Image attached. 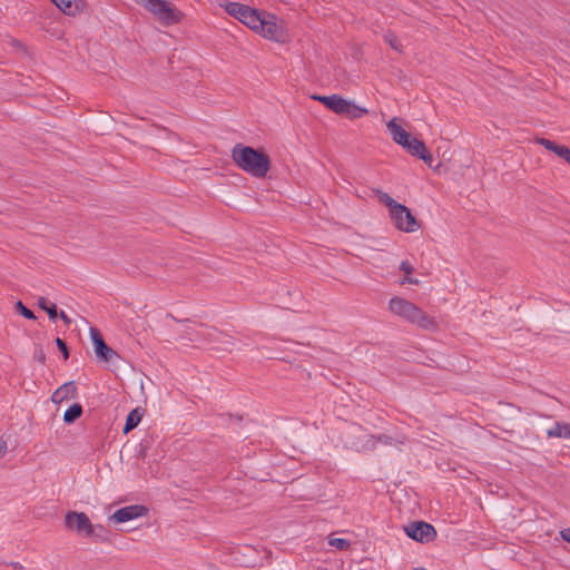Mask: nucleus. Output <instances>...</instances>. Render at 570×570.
Masks as SVG:
<instances>
[{"mask_svg":"<svg viewBox=\"0 0 570 570\" xmlns=\"http://www.w3.org/2000/svg\"><path fill=\"white\" fill-rule=\"evenodd\" d=\"M232 158L239 168L258 178L265 177L271 167L265 153L240 144L233 148Z\"/></svg>","mask_w":570,"mask_h":570,"instance_id":"nucleus-1","label":"nucleus"},{"mask_svg":"<svg viewBox=\"0 0 570 570\" xmlns=\"http://www.w3.org/2000/svg\"><path fill=\"white\" fill-rule=\"evenodd\" d=\"M389 309L394 315L412 323L421 328L424 330H434L435 328V321L424 313L422 309H420L416 305L413 303L395 296L392 297L389 302Z\"/></svg>","mask_w":570,"mask_h":570,"instance_id":"nucleus-2","label":"nucleus"},{"mask_svg":"<svg viewBox=\"0 0 570 570\" xmlns=\"http://www.w3.org/2000/svg\"><path fill=\"white\" fill-rule=\"evenodd\" d=\"M311 98L313 100L322 102L333 112L344 116L348 119H360L366 114H368V110L366 108L356 105L353 100L344 99L338 95H312Z\"/></svg>","mask_w":570,"mask_h":570,"instance_id":"nucleus-3","label":"nucleus"},{"mask_svg":"<svg viewBox=\"0 0 570 570\" xmlns=\"http://www.w3.org/2000/svg\"><path fill=\"white\" fill-rule=\"evenodd\" d=\"M139 3L164 24H175L181 20V12L166 0H140Z\"/></svg>","mask_w":570,"mask_h":570,"instance_id":"nucleus-4","label":"nucleus"},{"mask_svg":"<svg viewBox=\"0 0 570 570\" xmlns=\"http://www.w3.org/2000/svg\"><path fill=\"white\" fill-rule=\"evenodd\" d=\"M257 33L264 38L278 42L286 43L289 40L286 23L278 19L275 14L266 12Z\"/></svg>","mask_w":570,"mask_h":570,"instance_id":"nucleus-5","label":"nucleus"},{"mask_svg":"<svg viewBox=\"0 0 570 570\" xmlns=\"http://www.w3.org/2000/svg\"><path fill=\"white\" fill-rule=\"evenodd\" d=\"M65 527L85 538L99 537L96 530H104L101 525H94L86 513L77 511L66 513Z\"/></svg>","mask_w":570,"mask_h":570,"instance_id":"nucleus-6","label":"nucleus"},{"mask_svg":"<svg viewBox=\"0 0 570 570\" xmlns=\"http://www.w3.org/2000/svg\"><path fill=\"white\" fill-rule=\"evenodd\" d=\"M195 341H206L208 343H212L214 344V348L216 350L229 351L234 345L233 338L229 335L222 333L215 328L198 326V328L195 330Z\"/></svg>","mask_w":570,"mask_h":570,"instance_id":"nucleus-7","label":"nucleus"},{"mask_svg":"<svg viewBox=\"0 0 570 570\" xmlns=\"http://www.w3.org/2000/svg\"><path fill=\"white\" fill-rule=\"evenodd\" d=\"M390 217L399 230L414 233L420 228L416 218L412 215L410 209L402 204L392 209Z\"/></svg>","mask_w":570,"mask_h":570,"instance_id":"nucleus-8","label":"nucleus"},{"mask_svg":"<svg viewBox=\"0 0 570 570\" xmlns=\"http://www.w3.org/2000/svg\"><path fill=\"white\" fill-rule=\"evenodd\" d=\"M89 333L97 358L105 363L116 365L120 360L119 354L105 343L101 334L97 328L90 327Z\"/></svg>","mask_w":570,"mask_h":570,"instance_id":"nucleus-9","label":"nucleus"},{"mask_svg":"<svg viewBox=\"0 0 570 570\" xmlns=\"http://www.w3.org/2000/svg\"><path fill=\"white\" fill-rule=\"evenodd\" d=\"M148 512L147 508L140 504L127 505L116 510L109 515L108 521L114 523H125L138 518L146 515Z\"/></svg>","mask_w":570,"mask_h":570,"instance_id":"nucleus-10","label":"nucleus"},{"mask_svg":"<svg viewBox=\"0 0 570 570\" xmlns=\"http://www.w3.org/2000/svg\"><path fill=\"white\" fill-rule=\"evenodd\" d=\"M405 533L415 541L429 542L432 541L435 535V529L426 522L419 521L413 522L404 528Z\"/></svg>","mask_w":570,"mask_h":570,"instance_id":"nucleus-11","label":"nucleus"},{"mask_svg":"<svg viewBox=\"0 0 570 570\" xmlns=\"http://www.w3.org/2000/svg\"><path fill=\"white\" fill-rule=\"evenodd\" d=\"M404 149L412 156H416L426 164H431L432 155L426 150L424 142L417 138L410 137L404 145Z\"/></svg>","mask_w":570,"mask_h":570,"instance_id":"nucleus-12","label":"nucleus"},{"mask_svg":"<svg viewBox=\"0 0 570 570\" xmlns=\"http://www.w3.org/2000/svg\"><path fill=\"white\" fill-rule=\"evenodd\" d=\"M387 130L393 141L400 146L404 145L411 137L410 134L401 126L400 119L394 117L386 124Z\"/></svg>","mask_w":570,"mask_h":570,"instance_id":"nucleus-13","label":"nucleus"},{"mask_svg":"<svg viewBox=\"0 0 570 570\" xmlns=\"http://www.w3.org/2000/svg\"><path fill=\"white\" fill-rule=\"evenodd\" d=\"M535 142L554 153L558 157L564 159L570 165V149L567 146L558 145L546 138H537Z\"/></svg>","mask_w":570,"mask_h":570,"instance_id":"nucleus-14","label":"nucleus"},{"mask_svg":"<svg viewBox=\"0 0 570 570\" xmlns=\"http://www.w3.org/2000/svg\"><path fill=\"white\" fill-rule=\"evenodd\" d=\"M77 395V387L73 382H67L58 387L51 395L53 403H62L66 400L75 399Z\"/></svg>","mask_w":570,"mask_h":570,"instance_id":"nucleus-15","label":"nucleus"},{"mask_svg":"<svg viewBox=\"0 0 570 570\" xmlns=\"http://www.w3.org/2000/svg\"><path fill=\"white\" fill-rule=\"evenodd\" d=\"M60 11L75 17L81 11V0H50Z\"/></svg>","mask_w":570,"mask_h":570,"instance_id":"nucleus-16","label":"nucleus"},{"mask_svg":"<svg viewBox=\"0 0 570 570\" xmlns=\"http://www.w3.org/2000/svg\"><path fill=\"white\" fill-rule=\"evenodd\" d=\"M265 14H266L265 11H259V10L250 8L248 10V12L245 16H243V20L240 22L246 24L248 28H250L255 32H258L262 20L264 18L263 16H265Z\"/></svg>","mask_w":570,"mask_h":570,"instance_id":"nucleus-17","label":"nucleus"},{"mask_svg":"<svg viewBox=\"0 0 570 570\" xmlns=\"http://www.w3.org/2000/svg\"><path fill=\"white\" fill-rule=\"evenodd\" d=\"M549 438H563L570 440V424L566 422H557L547 431Z\"/></svg>","mask_w":570,"mask_h":570,"instance_id":"nucleus-18","label":"nucleus"},{"mask_svg":"<svg viewBox=\"0 0 570 570\" xmlns=\"http://www.w3.org/2000/svg\"><path fill=\"white\" fill-rule=\"evenodd\" d=\"M249 9L250 7L240 4L238 2H229L226 6V12L239 21L243 20V16H245Z\"/></svg>","mask_w":570,"mask_h":570,"instance_id":"nucleus-19","label":"nucleus"},{"mask_svg":"<svg viewBox=\"0 0 570 570\" xmlns=\"http://www.w3.org/2000/svg\"><path fill=\"white\" fill-rule=\"evenodd\" d=\"M142 413L139 409H134L129 412L124 426V433H128L134 430L141 421Z\"/></svg>","mask_w":570,"mask_h":570,"instance_id":"nucleus-20","label":"nucleus"},{"mask_svg":"<svg viewBox=\"0 0 570 570\" xmlns=\"http://www.w3.org/2000/svg\"><path fill=\"white\" fill-rule=\"evenodd\" d=\"M82 413V407L80 404L76 403L73 405H71L63 414V421L66 423H72L75 422L78 417H80Z\"/></svg>","mask_w":570,"mask_h":570,"instance_id":"nucleus-21","label":"nucleus"},{"mask_svg":"<svg viewBox=\"0 0 570 570\" xmlns=\"http://www.w3.org/2000/svg\"><path fill=\"white\" fill-rule=\"evenodd\" d=\"M38 306H39L41 309H43V311H46V312H47V314H48V316H49V318H50L51 321H55V320L58 317V313H57V307H56V305H55V304H52V303H51V304H48L47 298H45V297H39V299H38Z\"/></svg>","mask_w":570,"mask_h":570,"instance_id":"nucleus-22","label":"nucleus"},{"mask_svg":"<svg viewBox=\"0 0 570 570\" xmlns=\"http://www.w3.org/2000/svg\"><path fill=\"white\" fill-rule=\"evenodd\" d=\"M376 196L379 200L389 208V213H391L392 209L400 205V203L394 200L387 193H384L382 190H376Z\"/></svg>","mask_w":570,"mask_h":570,"instance_id":"nucleus-23","label":"nucleus"},{"mask_svg":"<svg viewBox=\"0 0 570 570\" xmlns=\"http://www.w3.org/2000/svg\"><path fill=\"white\" fill-rule=\"evenodd\" d=\"M328 544L342 551L350 548V542L343 538H330Z\"/></svg>","mask_w":570,"mask_h":570,"instance_id":"nucleus-24","label":"nucleus"},{"mask_svg":"<svg viewBox=\"0 0 570 570\" xmlns=\"http://www.w3.org/2000/svg\"><path fill=\"white\" fill-rule=\"evenodd\" d=\"M384 40L396 51H401V43L396 36L392 32H387L384 35Z\"/></svg>","mask_w":570,"mask_h":570,"instance_id":"nucleus-25","label":"nucleus"},{"mask_svg":"<svg viewBox=\"0 0 570 570\" xmlns=\"http://www.w3.org/2000/svg\"><path fill=\"white\" fill-rule=\"evenodd\" d=\"M16 309L19 312L23 317L28 320H36V316L32 311H30L28 307H26L20 301L16 304Z\"/></svg>","mask_w":570,"mask_h":570,"instance_id":"nucleus-26","label":"nucleus"},{"mask_svg":"<svg viewBox=\"0 0 570 570\" xmlns=\"http://www.w3.org/2000/svg\"><path fill=\"white\" fill-rule=\"evenodd\" d=\"M400 271L404 272L405 275H411L413 272V266L407 261H403L400 264Z\"/></svg>","mask_w":570,"mask_h":570,"instance_id":"nucleus-27","label":"nucleus"},{"mask_svg":"<svg viewBox=\"0 0 570 570\" xmlns=\"http://www.w3.org/2000/svg\"><path fill=\"white\" fill-rule=\"evenodd\" d=\"M377 441L386 442V436H379V438L368 436L367 442H368L370 444L366 446V449H372V448H374Z\"/></svg>","mask_w":570,"mask_h":570,"instance_id":"nucleus-28","label":"nucleus"},{"mask_svg":"<svg viewBox=\"0 0 570 570\" xmlns=\"http://www.w3.org/2000/svg\"><path fill=\"white\" fill-rule=\"evenodd\" d=\"M56 344L59 347V350L63 353L65 358L68 357V350L66 343L61 338H56Z\"/></svg>","mask_w":570,"mask_h":570,"instance_id":"nucleus-29","label":"nucleus"},{"mask_svg":"<svg viewBox=\"0 0 570 570\" xmlns=\"http://www.w3.org/2000/svg\"><path fill=\"white\" fill-rule=\"evenodd\" d=\"M419 283H420V281L417 278H413L410 275H405V277L400 282L401 285H404V284L417 285Z\"/></svg>","mask_w":570,"mask_h":570,"instance_id":"nucleus-30","label":"nucleus"},{"mask_svg":"<svg viewBox=\"0 0 570 570\" xmlns=\"http://www.w3.org/2000/svg\"><path fill=\"white\" fill-rule=\"evenodd\" d=\"M7 443L6 441H2L0 440V458L4 456V454L7 453Z\"/></svg>","mask_w":570,"mask_h":570,"instance_id":"nucleus-31","label":"nucleus"},{"mask_svg":"<svg viewBox=\"0 0 570 570\" xmlns=\"http://www.w3.org/2000/svg\"><path fill=\"white\" fill-rule=\"evenodd\" d=\"M563 540L568 541L570 543V528L564 529L560 532Z\"/></svg>","mask_w":570,"mask_h":570,"instance_id":"nucleus-32","label":"nucleus"},{"mask_svg":"<svg viewBox=\"0 0 570 570\" xmlns=\"http://www.w3.org/2000/svg\"><path fill=\"white\" fill-rule=\"evenodd\" d=\"M58 316L66 323V324H69L70 323V320L68 318V316L66 315V313L63 311H61Z\"/></svg>","mask_w":570,"mask_h":570,"instance_id":"nucleus-33","label":"nucleus"},{"mask_svg":"<svg viewBox=\"0 0 570 570\" xmlns=\"http://www.w3.org/2000/svg\"><path fill=\"white\" fill-rule=\"evenodd\" d=\"M13 45L17 46V47H22V45L19 41H17V40L13 41Z\"/></svg>","mask_w":570,"mask_h":570,"instance_id":"nucleus-34","label":"nucleus"},{"mask_svg":"<svg viewBox=\"0 0 570 570\" xmlns=\"http://www.w3.org/2000/svg\"><path fill=\"white\" fill-rule=\"evenodd\" d=\"M38 357H39V360H43V354L42 353L38 354Z\"/></svg>","mask_w":570,"mask_h":570,"instance_id":"nucleus-35","label":"nucleus"},{"mask_svg":"<svg viewBox=\"0 0 570 570\" xmlns=\"http://www.w3.org/2000/svg\"><path fill=\"white\" fill-rule=\"evenodd\" d=\"M414 570H426V569H424V568H416V569H414Z\"/></svg>","mask_w":570,"mask_h":570,"instance_id":"nucleus-36","label":"nucleus"}]
</instances>
